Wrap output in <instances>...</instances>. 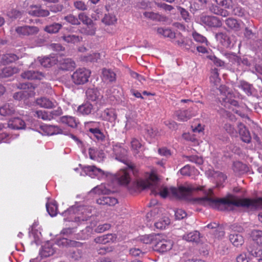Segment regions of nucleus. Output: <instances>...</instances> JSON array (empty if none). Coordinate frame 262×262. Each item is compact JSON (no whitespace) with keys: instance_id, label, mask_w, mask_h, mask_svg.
Listing matches in <instances>:
<instances>
[{"instance_id":"52","label":"nucleus","mask_w":262,"mask_h":262,"mask_svg":"<svg viewBox=\"0 0 262 262\" xmlns=\"http://www.w3.org/2000/svg\"><path fill=\"white\" fill-rule=\"evenodd\" d=\"M192 37L193 39L199 43H205L206 45H208V41L207 38L203 36L202 35L199 34L196 31H193L192 34Z\"/></svg>"},{"instance_id":"15","label":"nucleus","mask_w":262,"mask_h":262,"mask_svg":"<svg viewBox=\"0 0 262 262\" xmlns=\"http://www.w3.org/2000/svg\"><path fill=\"white\" fill-rule=\"evenodd\" d=\"M202 23L210 27H220L222 26L220 20L216 16L202 15L200 17Z\"/></svg>"},{"instance_id":"23","label":"nucleus","mask_w":262,"mask_h":262,"mask_svg":"<svg viewBox=\"0 0 262 262\" xmlns=\"http://www.w3.org/2000/svg\"><path fill=\"white\" fill-rule=\"evenodd\" d=\"M8 126L13 129H22L25 127V123L20 118H14L9 121Z\"/></svg>"},{"instance_id":"3","label":"nucleus","mask_w":262,"mask_h":262,"mask_svg":"<svg viewBox=\"0 0 262 262\" xmlns=\"http://www.w3.org/2000/svg\"><path fill=\"white\" fill-rule=\"evenodd\" d=\"M127 167L125 169H120L116 174L115 177L118 183L122 185H128L131 181L130 173L132 172L136 176L138 170L133 163L125 164Z\"/></svg>"},{"instance_id":"9","label":"nucleus","mask_w":262,"mask_h":262,"mask_svg":"<svg viewBox=\"0 0 262 262\" xmlns=\"http://www.w3.org/2000/svg\"><path fill=\"white\" fill-rule=\"evenodd\" d=\"M113 151L116 156V159L125 163H132L126 158L127 150L123 147L122 144L117 143L113 146Z\"/></svg>"},{"instance_id":"17","label":"nucleus","mask_w":262,"mask_h":262,"mask_svg":"<svg viewBox=\"0 0 262 262\" xmlns=\"http://www.w3.org/2000/svg\"><path fill=\"white\" fill-rule=\"evenodd\" d=\"M85 93L88 100L96 103L100 101L103 97L99 90L95 88H89Z\"/></svg>"},{"instance_id":"4","label":"nucleus","mask_w":262,"mask_h":262,"mask_svg":"<svg viewBox=\"0 0 262 262\" xmlns=\"http://www.w3.org/2000/svg\"><path fill=\"white\" fill-rule=\"evenodd\" d=\"M91 212L86 206H72L62 213V215L66 216L74 213L77 214L78 216L75 217V222L86 221L91 217Z\"/></svg>"},{"instance_id":"22","label":"nucleus","mask_w":262,"mask_h":262,"mask_svg":"<svg viewBox=\"0 0 262 262\" xmlns=\"http://www.w3.org/2000/svg\"><path fill=\"white\" fill-rule=\"evenodd\" d=\"M237 86L241 89L248 96L252 95L255 90L252 84L245 80H240L238 82Z\"/></svg>"},{"instance_id":"18","label":"nucleus","mask_w":262,"mask_h":262,"mask_svg":"<svg viewBox=\"0 0 262 262\" xmlns=\"http://www.w3.org/2000/svg\"><path fill=\"white\" fill-rule=\"evenodd\" d=\"M76 63L71 58H63L59 61V69L62 71H73Z\"/></svg>"},{"instance_id":"16","label":"nucleus","mask_w":262,"mask_h":262,"mask_svg":"<svg viewBox=\"0 0 262 262\" xmlns=\"http://www.w3.org/2000/svg\"><path fill=\"white\" fill-rule=\"evenodd\" d=\"M132 150L136 158L142 159L144 157L142 145L139 140L133 138L131 141Z\"/></svg>"},{"instance_id":"46","label":"nucleus","mask_w":262,"mask_h":262,"mask_svg":"<svg viewBox=\"0 0 262 262\" xmlns=\"http://www.w3.org/2000/svg\"><path fill=\"white\" fill-rule=\"evenodd\" d=\"M247 250L249 254L254 257H259L262 255V249L259 246H249L247 248Z\"/></svg>"},{"instance_id":"56","label":"nucleus","mask_w":262,"mask_h":262,"mask_svg":"<svg viewBox=\"0 0 262 262\" xmlns=\"http://www.w3.org/2000/svg\"><path fill=\"white\" fill-rule=\"evenodd\" d=\"M78 19L86 25H90L92 23V19L84 13H80L78 15Z\"/></svg>"},{"instance_id":"29","label":"nucleus","mask_w":262,"mask_h":262,"mask_svg":"<svg viewBox=\"0 0 262 262\" xmlns=\"http://www.w3.org/2000/svg\"><path fill=\"white\" fill-rule=\"evenodd\" d=\"M200 238V233L198 231H193L183 235V239L192 243H198Z\"/></svg>"},{"instance_id":"8","label":"nucleus","mask_w":262,"mask_h":262,"mask_svg":"<svg viewBox=\"0 0 262 262\" xmlns=\"http://www.w3.org/2000/svg\"><path fill=\"white\" fill-rule=\"evenodd\" d=\"M215 37L225 49H231L235 43V36L227 32H219Z\"/></svg>"},{"instance_id":"30","label":"nucleus","mask_w":262,"mask_h":262,"mask_svg":"<svg viewBox=\"0 0 262 262\" xmlns=\"http://www.w3.org/2000/svg\"><path fill=\"white\" fill-rule=\"evenodd\" d=\"M143 16L147 19L158 21H162L165 20V17L160 14L159 13L154 12L145 11L143 13Z\"/></svg>"},{"instance_id":"33","label":"nucleus","mask_w":262,"mask_h":262,"mask_svg":"<svg viewBox=\"0 0 262 262\" xmlns=\"http://www.w3.org/2000/svg\"><path fill=\"white\" fill-rule=\"evenodd\" d=\"M229 240L230 242L235 247L242 246L244 240L243 236L238 233H232L229 235Z\"/></svg>"},{"instance_id":"13","label":"nucleus","mask_w":262,"mask_h":262,"mask_svg":"<svg viewBox=\"0 0 262 262\" xmlns=\"http://www.w3.org/2000/svg\"><path fill=\"white\" fill-rule=\"evenodd\" d=\"M38 132L45 135L52 136L63 134L62 130L57 125L44 124L40 126Z\"/></svg>"},{"instance_id":"63","label":"nucleus","mask_w":262,"mask_h":262,"mask_svg":"<svg viewBox=\"0 0 262 262\" xmlns=\"http://www.w3.org/2000/svg\"><path fill=\"white\" fill-rule=\"evenodd\" d=\"M21 12L16 9H11L7 12V15L11 18L16 19L21 16Z\"/></svg>"},{"instance_id":"44","label":"nucleus","mask_w":262,"mask_h":262,"mask_svg":"<svg viewBox=\"0 0 262 262\" xmlns=\"http://www.w3.org/2000/svg\"><path fill=\"white\" fill-rule=\"evenodd\" d=\"M39 62L42 67L48 68L56 63V59L54 57H45L39 59Z\"/></svg>"},{"instance_id":"27","label":"nucleus","mask_w":262,"mask_h":262,"mask_svg":"<svg viewBox=\"0 0 262 262\" xmlns=\"http://www.w3.org/2000/svg\"><path fill=\"white\" fill-rule=\"evenodd\" d=\"M15 110L13 104L10 103L5 104L0 107V115L3 116H8L14 114Z\"/></svg>"},{"instance_id":"2","label":"nucleus","mask_w":262,"mask_h":262,"mask_svg":"<svg viewBox=\"0 0 262 262\" xmlns=\"http://www.w3.org/2000/svg\"><path fill=\"white\" fill-rule=\"evenodd\" d=\"M198 203L206 205L221 211L233 210L234 207H242L252 209H262V198L256 199H238L236 196L229 195L227 198L214 199L208 196L195 199Z\"/></svg>"},{"instance_id":"11","label":"nucleus","mask_w":262,"mask_h":262,"mask_svg":"<svg viewBox=\"0 0 262 262\" xmlns=\"http://www.w3.org/2000/svg\"><path fill=\"white\" fill-rule=\"evenodd\" d=\"M83 171L86 175L93 178H97L98 179H102L106 176L103 170L95 166H85L83 168Z\"/></svg>"},{"instance_id":"10","label":"nucleus","mask_w":262,"mask_h":262,"mask_svg":"<svg viewBox=\"0 0 262 262\" xmlns=\"http://www.w3.org/2000/svg\"><path fill=\"white\" fill-rule=\"evenodd\" d=\"M15 31L19 35L34 36L39 32V29L36 26L25 25L16 27Z\"/></svg>"},{"instance_id":"60","label":"nucleus","mask_w":262,"mask_h":262,"mask_svg":"<svg viewBox=\"0 0 262 262\" xmlns=\"http://www.w3.org/2000/svg\"><path fill=\"white\" fill-rule=\"evenodd\" d=\"M74 6L76 9L80 11H85L88 9L87 5L84 2L81 1L74 2Z\"/></svg>"},{"instance_id":"1","label":"nucleus","mask_w":262,"mask_h":262,"mask_svg":"<svg viewBox=\"0 0 262 262\" xmlns=\"http://www.w3.org/2000/svg\"><path fill=\"white\" fill-rule=\"evenodd\" d=\"M137 185L138 188L141 189H150L151 193L155 195L160 194L163 198L172 196L185 200H189L194 191L202 190L203 188L202 187H195L192 184L180 186L178 189L174 187H160L158 184V178L154 173H150L147 180H138Z\"/></svg>"},{"instance_id":"34","label":"nucleus","mask_w":262,"mask_h":262,"mask_svg":"<svg viewBox=\"0 0 262 262\" xmlns=\"http://www.w3.org/2000/svg\"><path fill=\"white\" fill-rule=\"evenodd\" d=\"M232 168L235 173L239 174H243L248 170L247 166L239 161L234 162L233 164Z\"/></svg>"},{"instance_id":"36","label":"nucleus","mask_w":262,"mask_h":262,"mask_svg":"<svg viewBox=\"0 0 262 262\" xmlns=\"http://www.w3.org/2000/svg\"><path fill=\"white\" fill-rule=\"evenodd\" d=\"M97 203L101 205L114 206L118 203V201L114 197L104 196L97 200Z\"/></svg>"},{"instance_id":"48","label":"nucleus","mask_w":262,"mask_h":262,"mask_svg":"<svg viewBox=\"0 0 262 262\" xmlns=\"http://www.w3.org/2000/svg\"><path fill=\"white\" fill-rule=\"evenodd\" d=\"M18 59L17 56L13 53H8L3 56L2 59L4 63L9 64L15 62Z\"/></svg>"},{"instance_id":"58","label":"nucleus","mask_w":262,"mask_h":262,"mask_svg":"<svg viewBox=\"0 0 262 262\" xmlns=\"http://www.w3.org/2000/svg\"><path fill=\"white\" fill-rule=\"evenodd\" d=\"M182 48L186 50H191V52H194V46L192 41L189 39H186L182 47Z\"/></svg>"},{"instance_id":"51","label":"nucleus","mask_w":262,"mask_h":262,"mask_svg":"<svg viewBox=\"0 0 262 262\" xmlns=\"http://www.w3.org/2000/svg\"><path fill=\"white\" fill-rule=\"evenodd\" d=\"M177 9L178 10L181 17L186 21L189 22L191 20V16L189 13L185 9L180 7L177 6Z\"/></svg>"},{"instance_id":"32","label":"nucleus","mask_w":262,"mask_h":262,"mask_svg":"<svg viewBox=\"0 0 262 262\" xmlns=\"http://www.w3.org/2000/svg\"><path fill=\"white\" fill-rule=\"evenodd\" d=\"M115 238V235H113L112 234H107L96 237L94 239V241L96 243L100 244H106L110 242H113Z\"/></svg>"},{"instance_id":"53","label":"nucleus","mask_w":262,"mask_h":262,"mask_svg":"<svg viewBox=\"0 0 262 262\" xmlns=\"http://www.w3.org/2000/svg\"><path fill=\"white\" fill-rule=\"evenodd\" d=\"M64 19L73 25H79L80 24L78 18L73 14H69L64 16Z\"/></svg>"},{"instance_id":"14","label":"nucleus","mask_w":262,"mask_h":262,"mask_svg":"<svg viewBox=\"0 0 262 262\" xmlns=\"http://www.w3.org/2000/svg\"><path fill=\"white\" fill-rule=\"evenodd\" d=\"M28 13L35 17H46L50 15V11L44 9L41 6L32 5L28 10Z\"/></svg>"},{"instance_id":"55","label":"nucleus","mask_w":262,"mask_h":262,"mask_svg":"<svg viewBox=\"0 0 262 262\" xmlns=\"http://www.w3.org/2000/svg\"><path fill=\"white\" fill-rule=\"evenodd\" d=\"M108 190L106 189L105 186L103 185L97 186L94 187L92 190L91 192L101 194H106L108 192Z\"/></svg>"},{"instance_id":"50","label":"nucleus","mask_w":262,"mask_h":262,"mask_svg":"<svg viewBox=\"0 0 262 262\" xmlns=\"http://www.w3.org/2000/svg\"><path fill=\"white\" fill-rule=\"evenodd\" d=\"M117 21L116 16L113 14H105L102 21L107 25H114Z\"/></svg>"},{"instance_id":"45","label":"nucleus","mask_w":262,"mask_h":262,"mask_svg":"<svg viewBox=\"0 0 262 262\" xmlns=\"http://www.w3.org/2000/svg\"><path fill=\"white\" fill-rule=\"evenodd\" d=\"M35 116L43 120H51L53 119L52 115L45 111H37Z\"/></svg>"},{"instance_id":"39","label":"nucleus","mask_w":262,"mask_h":262,"mask_svg":"<svg viewBox=\"0 0 262 262\" xmlns=\"http://www.w3.org/2000/svg\"><path fill=\"white\" fill-rule=\"evenodd\" d=\"M62 26L61 24L54 23L51 25L47 26L45 28V31L49 33L53 34L58 32Z\"/></svg>"},{"instance_id":"28","label":"nucleus","mask_w":262,"mask_h":262,"mask_svg":"<svg viewBox=\"0 0 262 262\" xmlns=\"http://www.w3.org/2000/svg\"><path fill=\"white\" fill-rule=\"evenodd\" d=\"M63 40L68 43L76 44L82 40L81 36L73 34H65L61 37Z\"/></svg>"},{"instance_id":"26","label":"nucleus","mask_w":262,"mask_h":262,"mask_svg":"<svg viewBox=\"0 0 262 262\" xmlns=\"http://www.w3.org/2000/svg\"><path fill=\"white\" fill-rule=\"evenodd\" d=\"M59 121L63 124H66L72 128H75L79 123L78 120L75 117L70 116H64L59 118Z\"/></svg>"},{"instance_id":"41","label":"nucleus","mask_w":262,"mask_h":262,"mask_svg":"<svg viewBox=\"0 0 262 262\" xmlns=\"http://www.w3.org/2000/svg\"><path fill=\"white\" fill-rule=\"evenodd\" d=\"M157 236L159 235L154 234L144 235L139 237L138 240L144 244H149L155 240H158Z\"/></svg>"},{"instance_id":"54","label":"nucleus","mask_w":262,"mask_h":262,"mask_svg":"<svg viewBox=\"0 0 262 262\" xmlns=\"http://www.w3.org/2000/svg\"><path fill=\"white\" fill-rule=\"evenodd\" d=\"M217 5L224 7L226 9H230L232 7V0H214Z\"/></svg>"},{"instance_id":"49","label":"nucleus","mask_w":262,"mask_h":262,"mask_svg":"<svg viewBox=\"0 0 262 262\" xmlns=\"http://www.w3.org/2000/svg\"><path fill=\"white\" fill-rule=\"evenodd\" d=\"M46 208L48 213L51 216H55L57 214V206L52 203H47Z\"/></svg>"},{"instance_id":"37","label":"nucleus","mask_w":262,"mask_h":262,"mask_svg":"<svg viewBox=\"0 0 262 262\" xmlns=\"http://www.w3.org/2000/svg\"><path fill=\"white\" fill-rule=\"evenodd\" d=\"M225 23L227 27L231 30L237 31L240 29L239 23L236 19L233 18L229 17L227 18L225 20Z\"/></svg>"},{"instance_id":"21","label":"nucleus","mask_w":262,"mask_h":262,"mask_svg":"<svg viewBox=\"0 0 262 262\" xmlns=\"http://www.w3.org/2000/svg\"><path fill=\"white\" fill-rule=\"evenodd\" d=\"M93 110V105L90 102L86 101L78 107L77 113L85 116L91 114Z\"/></svg>"},{"instance_id":"47","label":"nucleus","mask_w":262,"mask_h":262,"mask_svg":"<svg viewBox=\"0 0 262 262\" xmlns=\"http://www.w3.org/2000/svg\"><path fill=\"white\" fill-rule=\"evenodd\" d=\"M170 220L168 217H164L160 219L155 223V226L157 229H163L170 224Z\"/></svg>"},{"instance_id":"25","label":"nucleus","mask_w":262,"mask_h":262,"mask_svg":"<svg viewBox=\"0 0 262 262\" xmlns=\"http://www.w3.org/2000/svg\"><path fill=\"white\" fill-rule=\"evenodd\" d=\"M174 114L177 117V119L180 121H186L190 119L193 116V114L189 109L178 110L175 112Z\"/></svg>"},{"instance_id":"57","label":"nucleus","mask_w":262,"mask_h":262,"mask_svg":"<svg viewBox=\"0 0 262 262\" xmlns=\"http://www.w3.org/2000/svg\"><path fill=\"white\" fill-rule=\"evenodd\" d=\"M103 115L105 119L109 121L115 120L116 117L113 110H106L104 111Z\"/></svg>"},{"instance_id":"19","label":"nucleus","mask_w":262,"mask_h":262,"mask_svg":"<svg viewBox=\"0 0 262 262\" xmlns=\"http://www.w3.org/2000/svg\"><path fill=\"white\" fill-rule=\"evenodd\" d=\"M21 77L28 80H41L44 77L42 73L37 71L29 70L21 73Z\"/></svg>"},{"instance_id":"24","label":"nucleus","mask_w":262,"mask_h":262,"mask_svg":"<svg viewBox=\"0 0 262 262\" xmlns=\"http://www.w3.org/2000/svg\"><path fill=\"white\" fill-rule=\"evenodd\" d=\"M36 103L40 107L45 108H52L55 106V102L54 101L45 97L36 99Z\"/></svg>"},{"instance_id":"64","label":"nucleus","mask_w":262,"mask_h":262,"mask_svg":"<svg viewBox=\"0 0 262 262\" xmlns=\"http://www.w3.org/2000/svg\"><path fill=\"white\" fill-rule=\"evenodd\" d=\"M147 134L151 138H155L158 134V131L156 128L147 126L145 129Z\"/></svg>"},{"instance_id":"5","label":"nucleus","mask_w":262,"mask_h":262,"mask_svg":"<svg viewBox=\"0 0 262 262\" xmlns=\"http://www.w3.org/2000/svg\"><path fill=\"white\" fill-rule=\"evenodd\" d=\"M18 88L23 90L14 93L13 98L18 101L26 100L35 96V86L30 83H19Z\"/></svg>"},{"instance_id":"42","label":"nucleus","mask_w":262,"mask_h":262,"mask_svg":"<svg viewBox=\"0 0 262 262\" xmlns=\"http://www.w3.org/2000/svg\"><path fill=\"white\" fill-rule=\"evenodd\" d=\"M251 237L257 245L262 246V231L255 230L251 232Z\"/></svg>"},{"instance_id":"31","label":"nucleus","mask_w":262,"mask_h":262,"mask_svg":"<svg viewBox=\"0 0 262 262\" xmlns=\"http://www.w3.org/2000/svg\"><path fill=\"white\" fill-rule=\"evenodd\" d=\"M239 134L243 142L247 143H249L251 142V137L250 133L244 125H241L239 126Z\"/></svg>"},{"instance_id":"59","label":"nucleus","mask_w":262,"mask_h":262,"mask_svg":"<svg viewBox=\"0 0 262 262\" xmlns=\"http://www.w3.org/2000/svg\"><path fill=\"white\" fill-rule=\"evenodd\" d=\"M50 11L56 13L61 12L64 9V6L61 4H54L49 6Z\"/></svg>"},{"instance_id":"62","label":"nucleus","mask_w":262,"mask_h":262,"mask_svg":"<svg viewBox=\"0 0 262 262\" xmlns=\"http://www.w3.org/2000/svg\"><path fill=\"white\" fill-rule=\"evenodd\" d=\"M152 4V2L143 1L138 4V6L140 9L148 10L151 9Z\"/></svg>"},{"instance_id":"35","label":"nucleus","mask_w":262,"mask_h":262,"mask_svg":"<svg viewBox=\"0 0 262 262\" xmlns=\"http://www.w3.org/2000/svg\"><path fill=\"white\" fill-rule=\"evenodd\" d=\"M17 72V69L15 67H6L0 69V78H6L11 76Z\"/></svg>"},{"instance_id":"20","label":"nucleus","mask_w":262,"mask_h":262,"mask_svg":"<svg viewBox=\"0 0 262 262\" xmlns=\"http://www.w3.org/2000/svg\"><path fill=\"white\" fill-rule=\"evenodd\" d=\"M102 80L104 81L113 83L116 81V74L110 69H102Z\"/></svg>"},{"instance_id":"38","label":"nucleus","mask_w":262,"mask_h":262,"mask_svg":"<svg viewBox=\"0 0 262 262\" xmlns=\"http://www.w3.org/2000/svg\"><path fill=\"white\" fill-rule=\"evenodd\" d=\"M157 32L165 37H169L170 38L177 37L175 33L172 32L170 29L167 28H158Z\"/></svg>"},{"instance_id":"7","label":"nucleus","mask_w":262,"mask_h":262,"mask_svg":"<svg viewBox=\"0 0 262 262\" xmlns=\"http://www.w3.org/2000/svg\"><path fill=\"white\" fill-rule=\"evenodd\" d=\"M91 71L85 68H79L72 75V80L76 85L84 84L89 81Z\"/></svg>"},{"instance_id":"43","label":"nucleus","mask_w":262,"mask_h":262,"mask_svg":"<svg viewBox=\"0 0 262 262\" xmlns=\"http://www.w3.org/2000/svg\"><path fill=\"white\" fill-rule=\"evenodd\" d=\"M54 253L53 248L48 245L42 246L41 249L39 251V254L42 257H47Z\"/></svg>"},{"instance_id":"6","label":"nucleus","mask_w":262,"mask_h":262,"mask_svg":"<svg viewBox=\"0 0 262 262\" xmlns=\"http://www.w3.org/2000/svg\"><path fill=\"white\" fill-rule=\"evenodd\" d=\"M85 128L88 134L92 138L93 136L98 142H103L105 140V136L100 130L101 123L97 121L85 122Z\"/></svg>"},{"instance_id":"40","label":"nucleus","mask_w":262,"mask_h":262,"mask_svg":"<svg viewBox=\"0 0 262 262\" xmlns=\"http://www.w3.org/2000/svg\"><path fill=\"white\" fill-rule=\"evenodd\" d=\"M68 255L69 257L74 260H79L82 255L81 250L74 247L69 250Z\"/></svg>"},{"instance_id":"61","label":"nucleus","mask_w":262,"mask_h":262,"mask_svg":"<svg viewBox=\"0 0 262 262\" xmlns=\"http://www.w3.org/2000/svg\"><path fill=\"white\" fill-rule=\"evenodd\" d=\"M186 158L189 161L194 163L198 165H201L203 163L202 158L201 157H199L196 155L187 156Z\"/></svg>"},{"instance_id":"12","label":"nucleus","mask_w":262,"mask_h":262,"mask_svg":"<svg viewBox=\"0 0 262 262\" xmlns=\"http://www.w3.org/2000/svg\"><path fill=\"white\" fill-rule=\"evenodd\" d=\"M159 240L154 246V250L159 253H165L170 250L173 246V242L170 239H162Z\"/></svg>"}]
</instances>
